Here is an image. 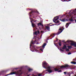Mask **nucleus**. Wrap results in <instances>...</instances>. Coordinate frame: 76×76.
I'll list each match as a JSON object with an SVG mask.
<instances>
[{
    "label": "nucleus",
    "mask_w": 76,
    "mask_h": 76,
    "mask_svg": "<svg viewBox=\"0 0 76 76\" xmlns=\"http://www.w3.org/2000/svg\"><path fill=\"white\" fill-rule=\"evenodd\" d=\"M34 14H35V11H32L29 13V15L30 16L29 18L30 20L33 19L32 18H31V16H34Z\"/></svg>",
    "instance_id": "1"
},
{
    "label": "nucleus",
    "mask_w": 76,
    "mask_h": 76,
    "mask_svg": "<svg viewBox=\"0 0 76 76\" xmlns=\"http://www.w3.org/2000/svg\"><path fill=\"white\" fill-rule=\"evenodd\" d=\"M19 72H16V71L15 72H11L9 74H8L7 75H6V76H9V75H19Z\"/></svg>",
    "instance_id": "2"
},
{
    "label": "nucleus",
    "mask_w": 76,
    "mask_h": 76,
    "mask_svg": "<svg viewBox=\"0 0 76 76\" xmlns=\"http://www.w3.org/2000/svg\"><path fill=\"white\" fill-rule=\"evenodd\" d=\"M71 66H69L67 64H65L64 66H61V68H69L71 67Z\"/></svg>",
    "instance_id": "3"
},
{
    "label": "nucleus",
    "mask_w": 76,
    "mask_h": 76,
    "mask_svg": "<svg viewBox=\"0 0 76 76\" xmlns=\"http://www.w3.org/2000/svg\"><path fill=\"white\" fill-rule=\"evenodd\" d=\"M62 28H63V30L61 29V28H59V32L56 33V35H59L61 33V32H62L63 30H64V27H62Z\"/></svg>",
    "instance_id": "4"
},
{
    "label": "nucleus",
    "mask_w": 76,
    "mask_h": 76,
    "mask_svg": "<svg viewBox=\"0 0 76 76\" xmlns=\"http://www.w3.org/2000/svg\"><path fill=\"white\" fill-rule=\"evenodd\" d=\"M43 66L44 68H45L47 66H48V64L47 62L44 61L43 63Z\"/></svg>",
    "instance_id": "5"
},
{
    "label": "nucleus",
    "mask_w": 76,
    "mask_h": 76,
    "mask_svg": "<svg viewBox=\"0 0 76 76\" xmlns=\"http://www.w3.org/2000/svg\"><path fill=\"white\" fill-rule=\"evenodd\" d=\"M55 41H54V44L55 45H56V47H58V45H57V44H59V46H61V42H58V43H56V44H55V42H54Z\"/></svg>",
    "instance_id": "6"
},
{
    "label": "nucleus",
    "mask_w": 76,
    "mask_h": 76,
    "mask_svg": "<svg viewBox=\"0 0 76 76\" xmlns=\"http://www.w3.org/2000/svg\"><path fill=\"white\" fill-rule=\"evenodd\" d=\"M46 71H48V73H52V72H53V70L51 69H47L46 70Z\"/></svg>",
    "instance_id": "7"
},
{
    "label": "nucleus",
    "mask_w": 76,
    "mask_h": 76,
    "mask_svg": "<svg viewBox=\"0 0 76 76\" xmlns=\"http://www.w3.org/2000/svg\"><path fill=\"white\" fill-rule=\"evenodd\" d=\"M71 23H72V22L71 23H67L65 26L66 28H68V26H69V24H71Z\"/></svg>",
    "instance_id": "8"
},
{
    "label": "nucleus",
    "mask_w": 76,
    "mask_h": 76,
    "mask_svg": "<svg viewBox=\"0 0 76 76\" xmlns=\"http://www.w3.org/2000/svg\"><path fill=\"white\" fill-rule=\"evenodd\" d=\"M45 29H47V30H48V31H49L50 30V27L48 26H45Z\"/></svg>",
    "instance_id": "9"
},
{
    "label": "nucleus",
    "mask_w": 76,
    "mask_h": 76,
    "mask_svg": "<svg viewBox=\"0 0 76 76\" xmlns=\"http://www.w3.org/2000/svg\"><path fill=\"white\" fill-rule=\"evenodd\" d=\"M45 68L46 69H48V70H50V69H51V67H50V66H49L48 65V66H47Z\"/></svg>",
    "instance_id": "10"
},
{
    "label": "nucleus",
    "mask_w": 76,
    "mask_h": 76,
    "mask_svg": "<svg viewBox=\"0 0 76 76\" xmlns=\"http://www.w3.org/2000/svg\"><path fill=\"white\" fill-rule=\"evenodd\" d=\"M58 19H59V17H58V16L55 17V19H54L55 21H56V20H58Z\"/></svg>",
    "instance_id": "11"
},
{
    "label": "nucleus",
    "mask_w": 76,
    "mask_h": 76,
    "mask_svg": "<svg viewBox=\"0 0 76 76\" xmlns=\"http://www.w3.org/2000/svg\"><path fill=\"white\" fill-rule=\"evenodd\" d=\"M21 72H22L21 70H19L17 72H19V74H18V75H21V74H22Z\"/></svg>",
    "instance_id": "12"
},
{
    "label": "nucleus",
    "mask_w": 76,
    "mask_h": 76,
    "mask_svg": "<svg viewBox=\"0 0 76 76\" xmlns=\"http://www.w3.org/2000/svg\"><path fill=\"white\" fill-rule=\"evenodd\" d=\"M37 42V41H36V40H34V41H33V40L31 41V43L32 44H35L36 43V42Z\"/></svg>",
    "instance_id": "13"
},
{
    "label": "nucleus",
    "mask_w": 76,
    "mask_h": 76,
    "mask_svg": "<svg viewBox=\"0 0 76 76\" xmlns=\"http://www.w3.org/2000/svg\"><path fill=\"white\" fill-rule=\"evenodd\" d=\"M31 25L33 28H34V27H36V25L33 23H31Z\"/></svg>",
    "instance_id": "14"
},
{
    "label": "nucleus",
    "mask_w": 76,
    "mask_h": 76,
    "mask_svg": "<svg viewBox=\"0 0 76 76\" xmlns=\"http://www.w3.org/2000/svg\"><path fill=\"white\" fill-rule=\"evenodd\" d=\"M67 48V47L66 46V45H64L63 46V47L62 48V49H66Z\"/></svg>",
    "instance_id": "15"
},
{
    "label": "nucleus",
    "mask_w": 76,
    "mask_h": 76,
    "mask_svg": "<svg viewBox=\"0 0 76 76\" xmlns=\"http://www.w3.org/2000/svg\"><path fill=\"white\" fill-rule=\"evenodd\" d=\"M72 42V41L70 40H68L65 42V43H69V42Z\"/></svg>",
    "instance_id": "16"
},
{
    "label": "nucleus",
    "mask_w": 76,
    "mask_h": 76,
    "mask_svg": "<svg viewBox=\"0 0 76 76\" xmlns=\"http://www.w3.org/2000/svg\"><path fill=\"white\" fill-rule=\"evenodd\" d=\"M60 20H61V22H65V21H66L65 18L63 19H60Z\"/></svg>",
    "instance_id": "17"
},
{
    "label": "nucleus",
    "mask_w": 76,
    "mask_h": 76,
    "mask_svg": "<svg viewBox=\"0 0 76 76\" xmlns=\"http://www.w3.org/2000/svg\"><path fill=\"white\" fill-rule=\"evenodd\" d=\"M54 70L55 71V72H57V71H58V70H59V69L57 68H55L54 69Z\"/></svg>",
    "instance_id": "18"
},
{
    "label": "nucleus",
    "mask_w": 76,
    "mask_h": 76,
    "mask_svg": "<svg viewBox=\"0 0 76 76\" xmlns=\"http://www.w3.org/2000/svg\"><path fill=\"white\" fill-rule=\"evenodd\" d=\"M53 21L54 22H55V23H59V21L57 20V21H54V20H53Z\"/></svg>",
    "instance_id": "19"
},
{
    "label": "nucleus",
    "mask_w": 76,
    "mask_h": 76,
    "mask_svg": "<svg viewBox=\"0 0 76 76\" xmlns=\"http://www.w3.org/2000/svg\"><path fill=\"white\" fill-rule=\"evenodd\" d=\"M74 13H75V12H71L70 14H69V16H73V15H72L73 14H74Z\"/></svg>",
    "instance_id": "20"
},
{
    "label": "nucleus",
    "mask_w": 76,
    "mask_h": 76,
    "mask_svg": "<svg viewBox=\"0 0 76 76\" xmlns=\"http://www.w3.org/2000/svg\"><path fill=\"white\" fill-rule=\"evenodd\" d=\"M46 45H47V43H44V44L42 46V47H43V48H44V47H45V46Z\"/></svg>",
    "instance_id": "21"
},
{
    "label": "nucleus",
    "mask_w": 76,
    "mask_h": 76,
    "mask_svg": "<svg viewBox=\"0 0 76 76\" xmlns=\"http://www.w3.org/2000/svg\"><path fill=\"white\" fill-rule=\"evenodd\" d=\"M67 47L68 49H71V48H72V46H67Z\"/></svg>",
    "instance_id": "22"
},
{
    "label": "nucleus",
    "mask_w": 76,
    "mask_h": 76,
    "mask_svg": "<svg viewBox=\"0 0 76 76\" xmlns=\"http://www.w3.org/2000/svg\"><path fill=\"white\" fill-rule=\"evenodd\" d=\"M28 72H31V71H32V70H33L32 69H28Z\"/></svg>",
    "instance_id": "23"
},
{
    "label": "nucleus",
    "mask_w": 76,
    "mask_h": 76,
    "mask_svg": "<svg viewBox=\"0 0 76 76\" xmlns=\"http://www.w3.org/2000/svg\"><path fill=\"white\" fill-rule=\"evenodd\" d=\"M54 34H51L50 36V37H51L52 38H53V37H54Z\"/></svg>",
    "instance_id": "24"
},
{
    "label": "nucleus",
    "mask_w": 76,
    "mask_h": 76,
    "mask_svg": "<svg viewBox=\"0 0 76 76\" xmlns=\"http://www.w3.org/2000/svg\"><path fill=\"white\" fill-rule=\"evenodd\" d=\"M69 21H71L72 22H73L74 21V20H73V19L72 18H71V19H69Z\"/></svg>",
    "instance_id": "25"
},
{
    "label": "nucleus",
    "mask_w": 76,
    "mask_h": 76,
    "mask_svg": "<svg viewBox=\"0 0 76 76\" xmlns=\"http://www.w3.org/2000/svg\"><path fill=\"white\" fill-rule=\"evenodd\" d=\"M41 24H42L41 23H38L37 24V25L38 26H39L40 25H41Z\"/></svg>",
    "instance_id": "26"
},
{
    "label": "nucleus",
    "mask_w": 76,
    "mask_h": 76,
    "mask_svg": "<svg viewBox=\"0 0 76 76\" xmlns=\"http://www.w3.org/2000/svg\"><path fill=\"white\" fill-rule=\"evenodd\" d=\"M34 34L35 35H37V31H35V33H34Z\"/></svg>",
    "instance_id": "27"
},
{
    "label": "nucleus",
    "mask_w": 76,
    "mask_h": 76,
    "mask_svg": "<svg viewBox=\"0 0 76 76\" xmlns=\"http://www.w3.org/2000/svg\"><path fill=\"white\" fill-rule=\"evenodd\" d=\"M66 51H69V49H67V48H66Z\"/></svg>",
    "instance_id": "28"
},
{
    "label": "nucleus",
    "mask_w": 76,
    "mask_h": 76,
    "mask_svg": "<svg viewBox=\"0 0 76 76\" xmlns=\"http://www.w3.org/2000/svg\"><path fill=\"white\" fill-rule=\"evenodd\" d=\"M60 50H61L62 52H64V50H62V49L61 48L60 49Z\"/></svg>",
    "instance_id": "29"
},
{
    "label": "nucleus",
    "mask_w": 76,
    "mask_h": 76,
    "mask_svg": "<svg viewBox=\"0 0 76 76\" xmlns=\"http://www.w3.org/2000/svg\"><path fill=\"white\" fill-rule=\"evenodd\" d=\"M38 76H42V74H39L38 75Z\"/></svg>",
    "instance_id": "30"
},
{
    "label": "nucleus",
    "mask_w": 76,
    "mask_h": 76,
    "mask_svg": "<svg viewBox=\"0 0 76 76\" xmlns=\"http://www.w3.org/2000/svg\"><path fill=\"white\" fill-rule=\"evenodd\" d=\"M47 29H46V28H45H45L44 29V31H45V32H47L48 31H46Z\"/></svg>",
    "instance_id": "31"
},
{
    "label": "nucleus",
    "mask_w": 76,
    "mask_h": 76,
    "mask_svg": "<svg viewBox=\"0 0 76 76\" xmlns=\"http://www.w3.org/2000/svg\"><path fill=\"white\" fill-rule=\"evenodd\" d=\"M35 46L33 45V48H34V49H35Z\"/></svg>",
    "instance_id": "32"
},
{
    "label": "nucleus",
    "mask_w": 76,
    "mask_h": 76,
    "mask_svg": "<svg viewBox=\"0 0 76 76\" xmlns=\"http://www.w3.org/2000/svg\"><path fill=\"white\" fill-rule=\"evenodd\" d=\"M37 33H38V34H39V33H40L39 31V30H37Z\"/></svg>",
    "instance_id": "33"
},
{
    "label": "nucleus",
    "mask_w": 76,
    "mask_h": 76,
    "mask_svg": "<svg viewBox=\"0 0 76 76\" xmlns=\"http://www.w3.org/2000/svg\"><path fill=\"white\" fill-rule=\"evenodd\" d=\"M64 1H67V0H63Z\"/></svg>",
    "instance_id": "34"
},
{
    "label": "nucleus",
    "mask_w": 76,
    "mask_h": 76,
    "mask_svg": "<svg viewBox=\"0 0 76 76\" xmlns=\"http://www.w3.org/2000/svg\"><path fill=\"white\" fill-rule=\"evenodd\" d=\"M41 33H44V32H44V31H41Z\"/></svg>",
    "instance_id": "35"
},
{
    "label": "nucleus",
    "mask_w": 76,
    "mask_h": 76,
    "mask_svg": "<svg viewBox=\"0 0 76 76\" xmlns=\"http://www.w3.org/2000/svg\"><path fill=\"white\" fill-rule=\"evenodd\" d=\"M58 72H62V71H61V70H60L59 71H58Z\"/></svg>",
    "instance_id": "36"
},
{
    "label": "nucleus",
    "mask_w": 76,
    "mask_h": 76,
    "mask_svg": "<svg viewBox=\"0 0 76 76\" xmlns=\"http://www.w3.org/2000/svg\"><path fill=\"white\" fill-rule=\"evenodd\" d=\"M71 53L70 52L69 53H68V55H70V54H71Z\"/></svg>",
    "instance_id": "37"
},
{
    "label": "nucleus",
    "mask_w": 76,
    "mask_h": 76,
    "mask_svg": "<svg viewBox=\"0 0 76 76\" xmlns=\"http://www.w3.org/2000/svg\"><path fill=\"white\" fill-rule=\"evenodd\" d=\"M40 50H41V51H43V50L42 49H40Z\"/></svg>",
    "instance_id": "38"
},
{
    "label": "nucleus",
    "mask_w": 76,
    "mask_h": 76,
    "mask_svg": "<svg viewBox=\"0 0 76 76\" xmlns=\"http://www.w3.org/2000/svg\"><path fill=\"white\" fill-rule=\"evenodd\" d=\"M74 61H76V58L75 59H73Z\"/></svg>",
    "instance_id": "39"
},
{
    "label": "nucleus",
    "mask_w": 76,
    "mask_h": 76,
    "mask_svg": "<svg viewBox=\"0 0 76 76\" xmlns=\"http://www.w3.org/2000/svg\"><path fill=\"white\" fill-rule=\"evenodd\" d=\"M64 74H65V75H66V72H64Z\"/></svg>",
    "instance_id": "40"
},
{
    "label": "nucleus",
    "mask_w": 76,
    "mask_h": 76,
    "mask_svg": "<svg viewBox=\"0 0 76 76\" xmlns=\"http://www.w3.org/2000/svg\"><path fill=\"white\" fill-rule=\"evenodd\" d=\"M41 26H42V27L43 26V24H41Z\"/></svg>",
    "instance_id": "41"
},
{
    "label": "nucleus",
    "mask_w": 76,
    "mask_h": 76,
    "mask_svg": "<svg viewBox=\"0 0 76 76\" xmlns=\"http://www.w3.org/2000/svg\"><path fill=\"white\" fill-rule=\"evenodd\" d=\"M31 76H37V75H32Z\"/></svg>",
    "instance_id": "42"
},
{
    "label": "nucleus",
    "mask_w": 76,
    "mask_h": 76,
    "mask_svg": "<svg viewBox=\"0 0 76 76\" xmlns=\"http://www.w3.org/2000/svg\"><path fill=\"white\" fill-rule=\"evenodd\" d=\"M18 69V68H15V70H16L17 69Z\"/></svg>",
    "instance_id": "43"
},
{
    "label": "nucleus",
    "mask_w": 76,
    "mask_h": 76,
    "mask_svg": "<svg viewBox=\"0 0 76 76\" xmlns=\"http://www.w3.org/2000/svg\"><path fill=\"white\" fill-rule=\"evenodd\" d=\"M61 68H61V67H60V68L58 69H59H59H61Z\"/></svg>",
    "instance_id": "44"
},
{
    "label": "nucleus",
    "mask_w": 76,
    "mask_h": 76,
    "mask_svg": "<svg viewBox=\"0 0 76 76\" xmlns=\"http://www.w3.org/2000/svg\"><path fill=\"white\" fill-rule=\"evenodd\" d=\"M56 38L57 39L56 40V41H58V39L57 38Z\"/></svg>",
    "instance_id": "45"
},
{
    "label": "nucleus",
    "mask_w": 76,
    "mask_h": 76,
    "mask_svg": "<svg viewBox=\"0 0 76 76\" xmlns=\"http://www.w3.org/2000/svg\"><path fill=\"white\" fill-rule=\"evenodd\" d=\"M31 22L32 23H33V22H32V20L31 21Z\"/></svg>",
    "instance_id": "46"
},
{
    "label": "nucleus",
    "mask_w": 76,
    "mask_h": 76,
    "mask_svg": "<svg viewBox=\"0 0 76 76\" xmlns=\"http://www.w3.org/2000/svg\"><path fill=\"white\" fill-rule=\"evenodd\" d=\"M30 47L32 46L31 45V44H30Z\"/></svg>",
    "instance_id": "47"
},
{
    "label": "nucleus",
    "mask_w": 76,
    "mask_h": 76,
    "mask_svg": "<svg viewBox=\"0 0 76 76\" xmlns=\"http://www.w3.org/2000/svg\"><path fill=\"white\" fill-rule=\"evenodd\" d=\"M75 22H76V19L75 20Z\"/></svg>",
    "instance_id": "48"
},
{
    "label": "nucleus",
    "mask_w": 76,
    "mask_h": 76,
    "mask_svg": "<svg viewBox=\"0 0 76 76\" xmlns=\"http://www.w3.org/2000/svg\"><path fill=\"white\" fill-rule=\"evenodd\" d=\"M70 11L69 12V14H70Z\"/></svg>",
    "instance_id": "49"
},
{
    "label": "nucleus",
    "mask_w": 76,
    "mask_h": 76,
    "mask_svg": "<svg viewBox=\"0 0 76 76\" xmlns=\"http://www.w3.org/2000/svg\"><path fill=\"white\" fill-rule=\"evenodd\" d=\"M71 1V0H69V1Z\"/></svg>",
    "instance_id": "50"
},
{
    "label": "nucleus",
    "mask_w": 76,
    "mask_h": 76,
    "mask_svg": "<svg viewBox=\"0 0 76 76\" xmlns=\"http://www.w3.org/2000/svg\"><path fill=\"white\" fill-rule=\"evenodd\" d=\"M76 9H75V11H76Z\"/></svg>",
    "instance_id": "51"
},
{
    "label": "nucleus",
    "mask_w": 76,
    "mask_h": 76,
    "mask_svg": "<svg viewBox=\"0 0 76 76\" xmlns=\"http://www.w3.org/2000/svg\"><path fill=\"white\" fill-rule=\"evenodd\" d=\"M60 25V24H58V25Z\"/></svg>",
    "instance_id": "52"
},
{
    "label": "nucleus",
    "mask_w": 76,
    "mask_h": 76,
    "mask_svg": "<svg viewBox=\"0 0 76 76\" xmlns=\"http://www.w3.org/2000/svg\"><path fill=\"white\" fill-rule=\"evenodd\" d=\"M37 51H38V50H37Z\"/></svg>",
    "instance_id": "53"
},
{
    "label": "nucleus",
    "mask_w": 76,
    "mask_h": 76,
    "mask_svg": "<svg viewBox=\"0 0 76 76\" xmlns=\"http://www.w3.org/2000/svg\"><path fill=\"white\" fill-rule=\"evenodd\" d=\"M38 13H39V12H38Z\"/></svg>",
    "instance_id": "54"
},
{
    "label": "nucleus",
    "mask_w": 76,
    "mask_h": 76,
    "mask_svg": "<svg viewBox=\"0 0 76 76\" xmlns=\"http://www.w3.org/2000/svg\"><path fill=\"white\" fill-rule=\"evenodd\" d=\"M59 41H60V40H59Z\"/></svg>",
    "instance_id": "55"
}]
</instances>
